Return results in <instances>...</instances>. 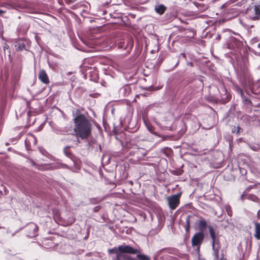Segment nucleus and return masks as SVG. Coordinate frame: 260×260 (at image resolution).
I'll return each mask as SVG.
<instances>
[{"label": "nucleus", "mask_w": 260, "mask_h": 260, "mask_svg": "<svg viewBox=\"0 0 260 260\" xmlns=\"http://www.w3.org/2000/svg\"><path fill=\"white\" fill-rule=\"evenodd\" d=\"M74 128L77 137L82 140L88 139L92 135V124L90 117L81 113L77 109L73 111Z\"/></svg>", "instance_id": "f257e3e1"}, {"label": "nucleus", "mask_w": 260, "mask_h": 260, "mask_svg": "<svg viewBox=\"0 0 260 260\" xmlns=\"http://www.w3.org/2000/svg\"><path fill=\"white\" fill-rule=\"evenodd\" d=\"M109 254H119V253H127V254H135L140 253L139 250L135 249L129 245H122L118 246V248L114 247L108 249Z\"/></svg>", "instance_id": "f03ea898"}, {"label": "nucleus", "mask_w": 260, "mask_h": 260, "mask_svg": "<svg viewBox=\"0 0 260 260\" xmlns=\"http://www.w3.org/2000/svg\"><path fill=\"white\" fill-rule=\"evenodd\" d=\"M117 45L119 49L125 50L126 53L128 54L133 47L134 42L131 39H122L117 42Z\"/></svg>", "instance_id": "7ed1b4c3"}, {"label": "nucleus", "mask_w": 260, "mask_h": 260, "mask_svg": "<svg viewBox=\"0 0 260 260\" xmlns=\"http://www.w3.org/2000/svg\"><path fill=\"white\" fill-rule=\"evenodd\" d=\"M182 195V192L170 196L167 198L169 208L171 210H175L180 204V199Z\"/></svg>", "instance_id": "20e7f679"}, {"label": "nucleus", "mask_w": 260, "mask_h": 260, "mask_svg": "<svg viewBox=\"0 0 260 260\" xmlns=\"http://www.w3.org/2000/svg\"><path fill=\"white\" fill-rule=\"evenodd\" d=\"M38 226L34 223H29L24 228L26 235L29 238H33L38 235Z\"/></svg>", "instance_id": "39448f33"}, {"label": "nucleus", "mask_w": 260, "mask_h": 260, "mask_svg": "<svg viewBox=\"0 0 260 260\" xmlns=\"http://www.w3.org/2000/svg\"><path fill=\"white\" fill-rule=\"evenodd\" d=\"M208 228L210 236L212 241V247L221 246L219 239L220 235H219L218 233H216L214 229L212 226H209Z\"/></svg>", "instance_id": "423d86ee"}, {"label": "nucleus", "mask_w": 260, "mask_h": 260, "mask_svg": "<svg viewBox=\"0 0 260 260\" xmlns=\"http://www.w3.org/2000/svg\"><path fill=\"white\" fill-rule=\"evenodd\" d=\"M37 143V138L32 134H28L25 141V145L27 150H31Z\"/></svg>", "instance_id": "0eeeda50"}, {"label": "nucleus", "mask_w": 260, "mask_h": 260, "mask_svg": "<svg viewBox=\"0 0 260 260\" xmlns=\"http://www.w3.org/2000/svg\"><path fill=\"white\" fill-rule=\"evenodd\" d=\"M204 238L203 233H196L191 239V244L193 247L200 246L202 243Z\"/></svg>", "instance_id": "6e6552de"}, {"label": "nucleus", "mask_w": 260, "mask_h": 260, "mask_svg": "<svg viewBox=\"0 0 260 260\" xmlns=\"http://www.w3.org/2000/svg\"><path fill=\"white\" fill-rule=\"evenodd\" d=\"M38 78L44 84H48L50 82L48 76L44 70L40 71Z\"/></svg>", "instance_id": "1a4fd4ad"}, {"label": "nucleus", "mask_w": 260, "mask_h": 260, "mask_svg": "<svg viewBox=\"0 0 260 260\" xmlns=\"http://www.w3.org/2000/svg\"><path fill=\"white\" fill-rule=\"evenodd\" d=\"M126 253H119L115 256H113L112 260H135V258L127 255Z\"/></svg>", "instance_id": "9d476101"}, {"label": "nucleus", "mask_w": 260, "mask_h": 260, "mask_svg": "<svg viewBox=\"0 0 260 260\" xmlns=\"http://www.w3.org/2000/svg\"><path fill=\"white\" fill-rule=\"evenodd\" d=\"M198 226L200 232L203 233L207 228V223L205 219H201L198 222Z\"/></svg>", "instance_id": "9b49d317"}, {"label": "nucleus", "mask_w": 260, "mask_h": 260, "mask_svg": "<svg viewBox=\"0 0 260 260\" xmlns=\"http://www.w3.org/2000/svg\"><path fill=\"white\" fill-rule=\"evenodd\" d=\"M120 91L123 96H127L131 92L132 89L128 85H125L120 89Z\"/></svg>", "instance_id": "f8f14e48"}, {"label": "nucleus", "mask_w": 260, "mask_h": 260, "mask_svg": "<svg viewBox=\"0 0 260 260\" xmlns=\"http://www.w3.org/2000/svg\"><path fill=\"white\" fill-rule=\"evenodd\" d=\"M255 233L254 234V237L257 240H260V223H255Z\"/></svg>", "instance_id": "ddd939ff"}, {"label": "nucleus", "mask_w": 260, "mask_h": 260, "mask_svg": "<svg viewBox=\"0 0 260 260\" xmlns=\"http://www.w3.org/2000/svg\"><path fill=\"white\" fill-rule=\"evenodd\" d=\"M15 47H17L16 49L17 51H21L23 49H25V44L23 41L20 40L17 42Z\"/></svg>", "instance_id": "4468645a"}, {"label": "nucleus", "mask_w": 260, "mask_h": 260, "mask_svg": "<svg viewBox=\"0 0 260 260\" xmlns=\"http://www.w3.org/2000/svg\"><path fill=\"white\" fill-rule=\"evenodd\" d=\"M167 8L164 5H159L155 7V11L159 14L162 15L166 10Z\"/></svg>", "instance_id": "2eb2a0df"}, {"label": "nucleus", "mask_w": 260, "mask_h": 260, "mask_svg": "<svg viewBox=\"0 0 260 260\" xmlns=\"http://www.w3.org/2000/svg\"><path fill=\"white\" fill-rule=\"evenodd\" d=\"M220 248V246L212 247V250L213 251V255L214 256L215 260H219V251Z\"/></svg>", "instance_id": "dca6fc26"}, {"label": "nucleus", "mask_w": 260, "mask_h": 260, "mask_svg": "<svg viewBox=\"0 0 260 260\" xmlns=\"http://www.w3.org/2000/svg\"><path fill=\"white\" fill-rule=\"evenodd\" d=\"M139 251L140 253H137V258H135V260H151L150 258L148 256L144 254H141L140 251Z\"/></svg>", "instance_id": "f3484780"}, {"label": "nucleus", "mask_w": 260, "mask_h": 260, "mask_svg": "<svg viewBox=\"0 0 260 260\" xmlns=\"http://www.w3.org/2000/svg\"><path fill=\"white\" fill-rule=\"evenodd\" d=\"M69 147H66L64 148L63 151L65 154V155L68 156V157L70 158L72 160L74 159L75 156L71 152V151L69 150Z\"/></svg>", "instance_id": "a211bd4d"}, {"label": "nucleus", "mask_w": 260, "mask_h": 260, "mask_svg": "<svg viewBox=\"0 0 260 260\" xmlns=\"http://www.w3.org/2000/svg\"><path fill=\"white\" fill-rule=\"evenodd\" d=\"M190 217L191 216L190 215H188L186 218V224L184 225L185 231L187 233H188L190 230Z\"/></svg>", "instance_id": "6ab92c4d"}, {"label": "nucleus", "mask_w": 260, "mask_h": 260, "mask_svg": "<svg viewBox=\"0 0 260 260\" xmlns=\"http://www.w3.org/2000/svg\"><path fill=\"white\" fill-rule=\"evenodd\" d=\"M180 125L182 127H181V129L179 131V134L180 136H182L186 132V129H187V126L186 125V124L183 121H182L180 122Z\"/></svg>", "instance_id": "aec40b11"}, {"label": "nucleus", "mask_w": 260, "mask_h": 260, "mask_svg": "<svg viewBox=\"0 0 260 260\" xmlns=\"http://www.w3.org/2000/svg\"><path fill=\"white\" fill-rule=\"evenodd\" d=\"M241 96L243 102L245 105H252V102H251V100L249 99V98L247 96L245 95L244 94V93H243V95H241Z\"/></svg>", "instance_id": "412c9836"}, {"label": "nucleus", "mask_w": 260, "mask_h": 260, "mask_svg": "<svg viewBox=\"0 0 260 260\" xmlns=\"http://www.w3.org/2000/svg\"><path fill=\"white\" fill-rule=\"evenodd\" d=\"M231 131L233 133H236V134L239 135L243 131V129L239 126H232Z\"/></svg>", "instance_id": "4be33fe9"}, {"label": "nucleus", "mask_w": 260, "mask_h": 260, "mask_svg": "<svg viewBox=\"0 0 260 260\" xmlns=\"http://www.w3.org/2000/svg\"><path fill=\"white\" fill-rule=\"evenodd\" d=\"M233 89L236 91L241 96L244 93L241 88L237 84H233Z\"/></svg>", "instance_id": "5701e85b"}, {"label": "nucleus", "mask_w": 260, "mask_h": 260, "mask_svg": "<svg viewBox=\"0 0 260 260\" xmlns=\"http://www.w3.org/2000/svg\"><path fill=\"white\" fill-rule=\"evenodd\" d=\"M254 11H255V18H256V19H259L260 18V8L258 6H255Z\"/></svg>", "instance_id": "b1692460"}, {"label": "nucleus", "mask_w": 260, "mask_h": 260, "mask_svg": "<svg viewBox=\"0 0 260 260\" xmlns=\"http://www.w3.org/2000/svg\"><path fill=\"white\" fill-rule=\"evenodd\" d=\"M239 169L240 173L242 176H245L247 174V170L241 167H240Z\"/></svg>", "instance_id": "393cba45"}, {"label": "nucleus", "mask_w": 260, "mask_h": 260, "mask_svg": "<svg viewBox=\"0 0 260 260\" xmlns=\"http://www.w3.org/2000/svg\"><path fill=\"white\" fill-rule=\"evenodd\" d=\"M172 173L174 174V175H180L182 174V171L179 170H174L172 172Z\"/></svg>", "instance_id": "a878e982"}, {"label": "nucleus", "mask_w": 260, "mask_h": 260, "mask_svg": "<svg viewBox=\"0 0 260 260\" xmlns=\"http://www.w3.org/2000/svg\"><path fill=\"white\" fill-rule=\"evenodd\" d=\"M226 211L227 212L228 215L229 216L231 217L232 216V209H231V207H229L226 208Z\"/></svg>", "instance_id": "bb28decb"}, {"label": "nucleus", "mask_w": 260, "mask_h": 260, "mask_svg": "<svg viewBox=\"0 0 260 260\" xmlns=\"http://www.w3.org/2000/svg\"><path fill=\"white\" fill-rule=\"evenodd\" d=\"M53 215H54V217H56V218H59V212L56 210H53Z\"/></svg>", "instance_id": "cd10ccee"}, {"label": "nucleus", "mask_w": 260, "mask_h": 260, "mask_svg": "<svg viewBox=\"0 0 260 260\" xmlns=\"http://www.w3.org/2000/svg\"><path fill=\"white\" fill-rule=\"evenodd\" d=\"M101 206H96L93 208V211L94 212H99L101 210Z\"/></svg>", "instance_id": "c85d7f7f"}, {"label": "nucleus", "mask_w": 260, "mask_h": 260, "mask_svg": "<svg viewBox=\"0 0 260 260\" xmlns=\"http://www.w3.org/2000/svg\"><path fill=\"white\" fill-rule=\"evenodd\" d=\"M6 13V11H4V10H0V15L4 14Z\"/></svg>", "instance_id": "c756f323"}, {"label": "nucleus", "mask_w": 260, "mask_h": 260, "mask_svg": "<svg viewBox=\"0 0 260 260\" xmlns=\"http://www.w3.org/2000/svg\"><path fill=\"white\" fill-rule=\"evenodd\" d=\"M62 167L63 168H67V169H69V167L68 166V165H66V164H63L62 165Z\"/></svg>", "instance_id": "7c9ffc66"}, {"label": "nucleus", "mask_w": 260, "mask_h": 260, "mask_svg": "<svg viewBox=\"0 0 260 260\" xmlns=\"http://www.w3.org/2000/svg\"><path fill=\"white\" fill-rule=\"evenodd\" d=\"M252 188V187L251 186H249L248 187H247L246 189V190L247 191H248L250 189H251Z\"/></svg>", "instance_id": "2f4dec72"}, {"label": "nucleus", "mask_w": 260, "mask_h": 260, "mask_svg": "<svg viewBox=\"0 0 260 260\" xmlns=\"http://www.w3.org/2000/svg\"><path fill=\"white\" fill-rule=\"evenodd\" d=\"M139 150H137L135 151V154L138 155L139 154Z\"/></svg>", "instance_id": "473e14b6"}, {"label": "nucleus", "mask_w": 260, "mask_h": 260, "mask_svg": "<svg viewBox=\"0 0 260 260\" xmlns=\"http://www.w3.org/2000/svg\"><path fill=\"white\" fill-rule=\"evenodd\" d=\"M76 8H77V7H76V5H74V6H72V8L73 9H76Z\"/></svg>", "instance_id": "72a5a7b5"}, {"label": "nucleus", "mask_w": 260, "mask_h": 260, "mask_svg": "<svg viewBox=\"0 0 260 260\" xmlns=\"http://www.w3.org/2000/svg\"><path fill=\"white\" fill-rule=\"evenodd\" d=\"M258 47L260 48V43L258 44Z\"/></svg>", "instance_id": "f704fd0d"}, {"label": "nucleus", "mask_w": 260, "mask_h": 260, "mask_svg": "<svg viewBox=\"0 0 260 260\" xmlns=\"http://www.w3.org/2000/svg\"><path fill=\"white\" fill-rule=\"evenodd\" d=\"M130 126H131V124H130V123H129V124H128V127H130Z\"/></svg>", "instance_id": "c9c22d12"}]
</instances>
